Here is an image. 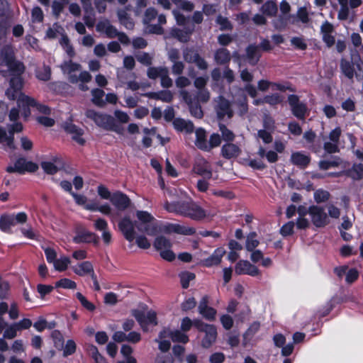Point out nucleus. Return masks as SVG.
<instances>
[{"instance_id": "obj_1", "label": "nucleus", "mask_w": 363, "mask_h": 363, "mask_svg": "<svg viewBox=\"0 0 363 363\" xmlns=\"http://www.w3.org/2000/svg\"><path fill=\"white\" fill-rule=\"evenodd\" d=\"M0 59L8 67L11 77L9 87L6 91V95L9 99H14L15 94L23 88V82L21 75L25 70V67L23 63L14 59L13 48L9 45L1 48Z\"/></svg>"}, {"instance_id": "obj_2", "label": "nucleus", "mask_w": 363, "mask_h": 363, "mask_svg": "<svg viewBox=\"0 0 363 363\" xmlns=\"http://www.w3.org/2000/svg\"><path fill=\"white\" fill-rule=\"evenodd\" d=\"M164 208L168 212L175 213L194 220H201L207 216L206 211L193 201H166Z\"/></svg>"}, {"instance_id": "obj_3", "label": "nucleus", "mask_w": 363, "mask_h": 363, "mask_svg": "<svg viewBox=\"0 0 363 363\" xmlns=\"http://www.w3.org/2000/svg\"><path fill=\"white\" fill-rule=\"evenodd\" d=\"M99 126L106 130L123 134V124L129 121L128 115H87Z\"/></svg>"}, {"instance_id": "obj_4", "label": "nucleus", "mask_w": 363, "mask_h": 363, "mask_svg": "<svg viewBox=\"0 0 363 363\" xmlns=\"http://www.w3.org/2000/svg\"><path fill=\"white\" fill-rule=\"evenodd\" d=\"M18 94L17 104L19 109L17 110L16 108H12L10 113H19V112L28 113L30 111H38L41 113H47L51 111L48 106L38 103L33 98L21 93V90L15 94L14 99L16 98ZM10 99L12 100L11 99Z\"/></svg>"}, {"instance_id": "obj_5", "label": "nucleus", "mask_w": 363, "mask_h": 363, "mask_svg": "<svg viewBox=\"0 0 363 363\" xmlns=\"http://www.w3.org/2000/svg\"><path fill=\"white\" fill-rule=\"evenodd\" d=\"M183 101L186 104L191 113H202L199 102H207L210 99V94L207 89H199L196 96L188 91L182 90L180 92Z\"/></svg>"}, {"instance_id": "obj_6", "label": "nucleus", "mask_w": 363, "mask_h": 363, "mask_svg": "<svg viewBox=\"0 0 363 363\" xmlns=\"http://www.w3.org/2000/svg\"><path fill=\"white\" fill-rule=\"evenodd\" d=\"M81 65L74 62L72 60L65 61L60 65V68L63 73L69 75L68 80L72 84L81 82H89L91 80V75L87 71H82L79 76L73 74V72L79 71L81 69Z\"/></svg>"}, {"instance_id": "obj_7", "label": "nucleus", "mask_w": 363, "mask_h": 363, "mask_svg": "<svg viewBox=\"0 0 363 363\" xmlns=\"http://www.w3.org/2000/svg\"><path fill=\"white\" fill-rule=\"evenodd\" d=\"M61 128L65 132L71 136L73 141L81 146L86 143V140L83 138L84 130L82 124H76L72 117H69L66 121L61 124Z\"/></svg>"}, {"instance_id": "obj_8", "label": "nucleus", "mask_w": 363, "mask_h": 363, "mask_svg": "<svg viewBox=\"0 0 363 363\" xmlns=\"http://www.w3.org/2000/svg\"><path fill=\"white\" fill-rule=\"evenodd\" d=\"M194 326L200 332L205 333V336L201 341V346L203 348H209L216 340V327L213 325L206 324L199 319L194 320Z\"/></svg>"}, {"instance_id": "obj_9", "label": "nucleus", "mask_w": 363, "mask_h": 363, "mask_svg": "<svg viewBox=\"0 0 363 363\" xmlns=\"http://www.w3.org/2000/svg\"><path fill=\"white\" fill-rule=\"evenodd\" d=\"M131 315L135 317L143 330H147V325L152 324L154 325H157V314L153 311L147 312V315L142 311L138 309L131 310Z\"/></svg>"}, {"instance_id": "obj_10", "label": "nucleus", "mask_w": 363, "mask_h": 363, "mask_svg": "<svg viewBox=\"0 0 363 363\" xmlns=\"http://www.w3.org/2000/svg\"><path fill=\"white\" fill-rule=\"evenodd\" d=\"M310 216L313 224L317 228H323L329 223V219L324 208L318 206H310Z\"/></svg>"}, {"instance_id": "obj_11", "label": "nucleus", "mask_w": 363, "mask_h": 363, "mask_svg": "<svg viewBox=\"0 0 363 363\" xmlns=\"http://www.w3.org/2000/svg\"><path fill=\"white\" fill-rule=\"evenodd\" d=\"M38 166L33 162H27L25 158L21 157L18 159L14 166H9L6 171L9 173L18 172L23 174L26 171L29 172H35L38 170Z\"/></svg>"}, {"instance_id": "obj_12", "label": "nucleus", "mask_w": 363, "mask_h": 363, "mask_svg": "<svg viewBox=\"0 0 363 363\" xmlns=\"http://www.w3.org/2000/svg\"><path fill=\"white\" fill-rule=\"evenodd\" d=\"M76 235L73 238L75 243H89L93 242L95 245L99 244V237L94 233L86 230L82 227L76 228Z\"/></svg>"}, {"instance_id": "obj_13", "label": "nucleus", "mask_w": 363, "mask_h": 363, "mask_svg": "<svg viewBox=\"0 0 363 363\" xmlns=\"http://www.w3.org/2000/svg\"><path fill=\"white\" fill-rule=\"evenodd\" d=\"M138 224L134 223L130 218L129 216H125L118 223V228L123 233L125 238L132 242L135 239V227Z\"/></svg>"}, {"instance_id": "obj_14", "label": "nucleus", "mask_w": 363, "mask_h": 363, "mask_svg": "<svg viewBox=\"0 0 363 363\" xmlns=\"http://www.w3.org/2000/svg\"><path fill=\"white\" fill-rule=\"evenodd\" d=\"M110 201L119 211H125L131 205V200L129 197L119 191L112 194V197Z\"/></svg>"}, {"instance_id": "obj_15", "label": "nucleus", "mask_w": 363, "mask_h": 363, "mask_svg": "<svg viewBox=\"0 0 363 363\" xmlns=\"http://www.w3.org/2000/svg\"><path fill=\"white\" fill-rule=\"evenodd\" d=\"M194 172L205 179H210L212 177L211 167L209 162L204 158L198 157L194 165Z\"/></svg>"}, {"instance_id": "obj_16", "label": "nucleus", "mask_w": 363, "mask_h": 363, "mask_svg": "<svg viewBox=\"0 0 363 363\" xmlns=\"http://www.w3.org/2000/svg\"><path fill=\"white\" fill-rule=\"evenodd\" d=\"M235 272L239 275L248 274L250 276H256L259 274V270L249 261L240 260L235 265Z\"/></svg>"}, {"instance_id": "obj_17", "label": "nucleus", "mask_w": 363, "mask_h": 363, "mask_svg": "<svg viewBox=\"0 0 363 363\" xmlns=\"http://www.w3.org/2000/svg\"><path fill=\"white\" fill-rule=\"evenodd\" d=\"M241 152L240 147L233 143H226L220 150L221 156L227 160L235 159L240 156Z\"/></svg>"}, {"instance_id": "obj_18", "label": "nucleus", "mask_w": 363, "mask_h": 363, "mask_svg": "<svg viewBox=\"0 0 363 363\" xmlns=\"http://www.w3.org/2000/svg\"><path fill=\"white\" fill-rule=\"evenodd\" d=\"M288 102L293 113H306L308 111L306 104L301 101L297 95H289Z\"/></svg>"}, {"instance_id": "obj_19", "label": "nucleus", "mask_w": 363, "mask_h": 363, "mask_svg": "<svg viewBox=\"0 0 363 363\" xmlns=\"http://www.w3.org/2000/svg\"><path fill=\"white\" fill-rule=\"evenodd\" d=\"M225 254V250L222 247H219L208 258L201 260V264L207 267L218 265L220 263L221 259Z\"/></svg>"}, {"instance_id": "obj_20", "label": "nucleus", "mask_w": 363, "mask_h": 363, "mask_svg": "<svg viewBox=\"0 0 363 363\" xmlns=\"http://www.w3.org/2000/svg\"><path fill=\"white\" fill-rule=\"evenodd\" d=\"M195 26L194 24L187 25L184 29H173L172 35L177 38L179 41L186 43L189 40V36L194 31Z\"/></svg>"}, {"instance_id": "obj_21", "label": "nucleus", "mask_w": 363, "mask_h": 363, "mask_svg": "<svg viewBox=\"0 0 363 363\" xmlns=\"http://www.w3.org/2000/svg\"><path fill=\"white\" fill-rule=\"evenodd\" d=\"M138 230L141 233H145L150 236H155L160 233V225L156 223L148 222L144 224H138L136 225Z\"/></svg>"}, {"instance_id": "obj_22", "label": "nucleus", "mask_w": 363, "mask_h": 363, "mask_svg": "<svg viewBox=\"0 0 363 363\" xmlns=\"http://www.w3.org/2000/svg\"><path fill=\"white\" fill-rule=\"evenodd\" d=\"M246 55L249 63L255 65L261 57L259 47L255 44L250 45L246 48Z\"/></svg>"}, {"instance_id": "obj_23", "label": "nucleus", "mask_w": 363, "mask_h": 363, "mask_svg": "<svg viewBox=\"0 0 363 363\" xmlns=\"http://www.w3.org/2000/svg\"><path fill=\"white\" fill-rule=\"evenodd\" d=\"M230 52L225 48H220L214 52V60L218 65H226L230 61Z\"/></svg>"}, {"instance_id": "obj_24", "label": "nucleus", "mask_w": 363, "mask_h": 363, "mask_svg": "<svg viewBox=\"0 0 363 363\" xmlns=\"http://www.w3.org/2000/svg\"><path fill=\"white\" fill-rule=\"evenodd\" d=\"M97 29L100 31H104L110 38H116V35H118V31L117 29L111 25L108 21L99 23L97 26Z\"/></svg>"}, {"instance_id": "obj_25", "label": "nucleus", "mask_w": 363, "mask_h": 363, "mask_svg": "<svg viewBox=\"0 0 363 363\" xmlns=\"http://www.w3.org/2000/svg\"><path fill=\"white\" fill-rule=\"evenodd\" d=\"M174 128L180 131L185 130L187 133H191L194 130L193 123L180 118H177L173 121Z\"/></svg>"}, {"instance_id": "obj_26", "label": "nucleus", "mask_w": 363, "mask_h": 363, "mask_svg": "<svg viewBox=\"0 0 363 363\" xmlns=\"http://www.w3.org/2000/svg\"><path fill=\"white\" fill-rule=\"evenodd\" d=\"M72 269L75 274L79 276H84L89 274L94 269L93 266L90 262L86 261L79 264L77 267H73Z\"/></svg>"}, {"instance_id": "obj_27", "label": "nucleus", "mask_w": 363, "mask_h": 363, "mask_svg": "<svg viewBox=\"0 0 363 363\" xmlns=\"http://www.w3.org/2000/svg\"><path fill=\"white\" fill-rule=\"evenodd\" d=\"M215 102L217 113H231L229 111L230 104L227 99L223 96H218Z\"/></svg>"}, {"instance_id": "obj_28", "label": "nucleus", "mask_w": 363, "mask_h": 363, "mask_svg": "<svg viewBox=\"0 0 363 363\" xmlns=\"http://www.w3.org/2000/svg\"><path fill=\"white\" fill-rule=\"evenodd\" d=\"M9 119L13 123L8 125V131L10 136H13L15 133H20L23 130V125L21 123L17 122L19 115H9Z\"/></svg>"}, {"instance_id": "obj_29", "label": "nucleus", "mask_w": 363, "mask_h": 363, "mask_svg": "<svg viewBox=\"0 0 363 363\" xmlns=\"http://www.w3.org/2000/svg\"><path fill=\"white\" fill-rule=\"evenodd\" d=\"M15 224L14 216L2 215L0 217V229L4 232H9L10 227Z\"/></svg>"}, {"instance_id": "obj_30", "label": "nucleus", "mask_w": 363, "mask_h": 363, "mask_svg": "<svg viewBox=\"0 0 363 363\" xmlns=\"http://www.w3.org/2000/svg\"><path fill=\"white\" fill-rule=\"evenodd\" d=\"M153 246L157 251H162L167 248H171L172 243L169 239L160 235L155 238Z\"/></svg>"}, {"instance_id": "obj_31", "label": "nucleus", "mask_w": 363, "mask_h": 363, "mask_svg": "<svg viewBox=\"0 0 363 363\" xmlns=\"http://www.w3.org/2000/svg\"><path fill=\"white\" fill-rule=\"evenodd\" d=\"M291 160L294 164L301 167H306L310 162V158L300 152L292 154Z\"/></svg>"}, {"instance_id": "obj_32", "label": "nucleus", "mask_w": 363, "mask_h": 363, "mask_svg": "<svg viewBox=\"0 0 363 363\" xmlns=\"http://www.w3.org/2000/svg\"><path fill=\"white\" fill-rule=\"evenodd\" d=\"M340 68L342 73L349 79H352L354 74V66L349 61L342 59L340 62Z\"/></svg>"}, {"instance_id": "obj_33", "label": "nucleus", "mask_w": 363, "mask_h": 363, "mask_svg": "<svg viewBox=\"0 0 363 363\" xmlns=\"http://www.w3.org/2000/svg\"><path fill=\"white\" fill-rule=\"evenodd\" d=\"M216 23L219 26V29L221 31L224 30H232L233 28V24L228 20L227 17L223 16L221 15H218L216 17Z\"/></svg>"}, {"instance_id": "obj_34", "label": "nucleus", "mask_w": 363, "mask_h": 363, "mask_svg": "<svg viewBox=\"0 0 363 363\" xmlns=\"http://www.w3.org/2000/svg\"><path fill=\"white\" fill-rule=\"evenodd\" d=\"M118 17L120 23L123 24L125 28L131 29L133 28V22L128 16V13L125 10L121 9L118 11Z\"/></svg>"}, {"instance_id": "obj_35", "label": "nucleus", "mask_w": 363, "mask_h": 363, "mask_svg": "<svg viewBox=\"0 0 363 363\" xmlns=\"http://www.w3.org/2000/svg\"><path fill=\"white\" fill-rule=\"evenodd\" d=\"M92 101L94 104L99 106H103L106 102L104 100L105 95L104 91L100 89H94L91 91Z\"/></svg>"}, {"instance_id": "obj_36", "label": "nucleus", "mask_w": 363, "mask_h": 363, "mask_svg": "<svg viewBox=\"0 0 363 363\" xmlns=\"http://www.w3.org/2000/svg\"><path fill=\"white\" fill-rule=\"evenodd\" d=\"M196 145L199 149L204 150V146L207 143L206 131L202 128H199L196 130Z\"/></svg>"}, {"instance_id": "obj_37", "label": "nucleus", "mask_w": 363, "mask_h": 363, "mask_svg": "<svg viewBox=\"0 0 363 363\" xmlns=\"http://www.w3.org/2000/svg\"><path fill=\"white\" fill-rule=\"evenodd\" d=\"M262 11L267 16H273L277 12V6L275 2L268 1L262 6Z\"/></svg>"}, {"instance_id": "obj_38", "label": "nucleus", "mask_w": 363, "mask_h": 363, "mask_svg": "<svg viewBox=\"0 0 363 363\" xmlns=\"http://www.w3.org/2000/svg\"><path fill=\"white\" fill-rule=\"evenodd\" d=\"M221 143L220 136L217 133H213L211 135L209 142L204 146V151L209 152L213 148L218 147Z\"/></svg>"}, {"instance_id": "obj_39", "label": "nucleus", "mask_w": 363, "mask_h": 363, "mask_svg": "<svg viewBox=\"0 0 363 363\" xmlns=\"http://www.w3.org/2000/svg\"><path fill=\"white\" fill-rule=\"evenodd\" d=\"M256 236L255 232H252L247 236L245 248L247 251H252L259 245V242L255 239Z\"/></svg>"}, {"instance_id": "obj_40", "label": "nucleus", "mask_w": 363, "mask_h": 363, "mask_svg": "<svg viewBox=\"0 0 363 363\" xmlns=\"http://www.w3.org/2000/svg\"><path fill=\"white\" fill-rule=\"evenodd\" d=\"M196 276L190 272H182L179 274L181 284L183 289H187L189 286V281L195 279Z\"/></svg>"}, {"instance_id": "obj_41", "label": "nucleus", "mask_w": 363, "mask_h": 363, "mask_svg": "<svg viewBox=\"0 0 363 363\" xmlns=\"http://www.w3.org/2000/svg\"><path fill=\"white\" fill-rule=\"evenodd\" d=\"M51 337L53 339L54 345L59 350L64 348L65 340L63 335L59 330H54L52 332Z\"/></svg>"}, {"instance_id": "obj_42", "label": "nucleus", "mask_w": 363, "mask_h": 363, "mask_svg": "<svg viewBox=\"0 0 363 363\" xmlns=\"http://www.w3.org/2000/svg\"><path fill=\"white\" fill-rule=\"evenodd\" d=\"M60 45L62 46L65 51L67 52V54L70 57H72L75 55V52L74 50V48L71 45L69 38L67 36L64 35L60 40Z\"/></svg>"}, {"instance_id": "obj_43", "label": "nucleus", "mask_w": 363, "mask_h": 363, "mask_svg": "<svg viewBox=\"0 0 363 363\" xmlns=\"http://www.w3.org/2000/svg\"><path fill=\"white\" fill-rule=\"evenodd\" d=\"M172 2L180 9L190 12L194 9V4L187 0H172Z\"/></svg>"}, {"instance_id": "obj_44", "label": "nucleus", "mask_w": 363, "mask_h": 363, "mask_svg": "<svg viewBox=\"0 0 363 363\" xmlns=\"http://www.w3.org/2000/svg\"><path fill=\"white\" fill-rule=\"evenodd\" d=\"M67 3L63 1H54L52 4V12L56 18H58L61 13L63 11L65 5Z\"/></svg>"}, {"instance_id": "obj_45", "label": "nucleus", "mask_w": 363, "mask_h": 363, "mask_svg": "<svg viewBox=\"0 0 363 363\" xmlns=\"http://www.w3.org/2000/svg\"><path fill=\"white\" fill-rule=\"evenodd\" d=\"M198 55L199 52L192 48H186L183 50V57L188 63H193Z\"/></svg>"}, {"instance_id": "obj_46", "label": "nucleus", "mask_w": 363, "mask_h": 363, "mask_svg": "<svg viewBox=\"0 0 363 363\" xmlns=\"http://www.w3.org/2000/svg\"><path fill=\"white\" fill-rule=\"evenodd\" d=\"M330 196V193L323 189H318L314 193V199L318 203L327 201Z\"/></svg>"}, {"instance_id": "obj_47", "label": "nucleus", "mask_w": 363, "mask_h": 363, "mask_svg": "<svg viewBox=\"0 0 363 363\" xmlns=\"http://www.w3.org/2000/svg\"><path fill=\"white\" fill-rule=\"evenodd\" d=\"M167 69V68H166V67H150L147 69V74L149 78L155 79L158 77H161L162 74L165 73Z\"/></svg>"}, {"instance_id": "obj_48", "label": "nucleus", "mask_w": 363, "mask_h": 363, "mask_svg": "<svg viewBox=\"0 0 363 363\" xmlns=\"http://www.w3.org/2000/svg\"><path fill=\"white\" fill-rule=\"evenodd\" d=\"M170 337L173 342L186 343L189 341L188 336L179 330L172 331Z\"/></svg>"}, {"instance_id": "obj_49", "label": "nucleus", "mask_w": 363, "mask_h": 363, "mask_svg": "<svg viewBox=\"0 0 363 363\" xmlns=\"http://www.w3.org/2000/svg\"><path fill=\"white\" fill-rule=\"evenodd\" d=\"M136 216L140 223L138 224H144L145 223L154 221V217L147 211H138Z\"/></svg>"}, {"instance_id": "obj_50", "label": "nucleus", "mask_w": 363, "mask_h": 363, "mask_svg": "<svg viewBox=\"0 0 363 363\" xmlns=\"http://www.w3.org/2000/svg\"><path fill=\"white\" fill-rule=\"evenodd\" d=\"M18 330V328H17V325H16L15 323H13L6 328L3 335V337L10 340L13 339L16 337Z\"/></svg>"}, {"instance_id": "obj_51", "label": "nucleus", "mask_w": 363, "mask_h": 363, "mask_svg": "<svg viewBox=\"0 0 363 363\" xmlns=\"http://www.w3.org/2000/svg\"><path fill=\"white\" fill-rule=\"evenodd\" d=\"M220 130L222 133L223 139L228 143H231L235 139V135L234 133L228 130L226 126L223 124L219 125Z\"/></svg>"}, {"instance_id": "obj_52", "label": "nucleus", "mask_w": 363, "mask_h": 363, "mask_svg": "<svg viewBox=\"0 0 363 363\" xmlns=\"http://www.w3.org/2000/svg\"><path fill=\"white\" fill-rule=\"evenodd\" d=\"M69 263V259L67 257H65L59 259H56L54 262V267L56 270L62 272L65 271L67 268V266Z\"/></svg>"}, {"instance_id": "obj_53", "label": "nucleus", "mask_w": 363, "mask_h": 363, "mask_svg": "<svg viewBox=\"0 0 363 363\" xmlns=\"http://www.w3.org/2000/svg\"><path fill=\"white\" fill-rule=\"evenodd\" d=\"M41 167L43 169L45 172L48 174H54L57 173L59 170L57 164H55L53 162H42L40 164Z\"/></svg>"}, {"instance_id": "obj_54", "label": "nucleus", "mask_w": 363, "mask_h": 363, "mask_svg": "<svg viewBox=\"0 0 363 363\" xmlns=\"http://www.w3.org/2000/svg\"><path fill=\"white\" fill-rule=\"evenodd\" d=\"M157 16V11L154 8H148L145 13L143 23L149 24Z\"/></svg>"}, {"instance_id": "obj_55", "label": "nucleus", "mask_w": 363, "mask_h": 363, "mask_svg": "<svg viewBox=\"0 0 363 363\" xmlns=\"http://www.w3.org/2000/svg\"><path fill=\"white\" fill-rule=\"evenodd\" d=\"M174 233L181 235H191L195 234L196 230L194 228H188L179 224H175Z\"/></svg>"}, {"instance_id": "obj_56", "label": "nucleus", "mask_w": 363, "mask_h": 363, "mask_svg": "<svg viewBox=\"0 0 363 363\" xmlns=\"http://www.w3.org/2000/svg\"><path fill=\"white\" fill-rule=\"evenodd\" d=\"M76 296L86 309L89 311H94L95 310V306L89 301L80 292H77Z\"/></svg>"}, {"instance_id": "obj_57", "label": "nucleus", "mask_w": 363, "mask_h": 363, "mask_svg": "<svg viewBox=\"0 0 363 363\" xmlns=\"http://www.w3.org/2000/svg\"><path fill=\"white\" fill-rule=\"evenodd\" d=\"M89 352L96 363H105L104 357L100 354L96 346L91 345L89 348Z\"/></svg>"}, {"instance_id": "obj_58", "label": "nucleus", "mask_w": 363, "mask_h": 363, "mask_svg": "<svg viewBox=\"0 0 363 363\" xmlns=\"http://www.w3.org/2000/svg\"><path fill=\"white\" fill-rule=\"evenodd\" d=\"M56 287H62L64 289H75L77 287V284L74 281L65 278L62 279L55 284Z\"/></svg>"}, {"instance_id": "obj_59", "label": "nucleus", "mask_w": 363, "mask_h": 363, "mask_svg": "<svg viewBox=\"0 0 363 363\" xmlns=\"http://www.w3.org/2000/svg\"><path fill=\"white\" fill-rule=\"evenodd\" d=\"M63 355L65 357L72 354L76 351V344L72 340H67L66 345H64Z\"/></svg>"}, {"instance_id": "obj_60", "label": "nucleus", "mask_w": 363, "mask_h": 363, "mask_svg": "<svg viewBox=\"0 0 363 363\" xmlns=\"http://www.w3.org/2000/svg\"><path fill=\"white\" fill-rule=\"evenodd\" d=\"M136 58L141 64L149 66L152 64L153 57L147 52H142L138 55Z\"/></svg>"}, {"instance_id": "obj_61", "label": "nucleus", "mask_w": 363, "mask_h": 363, "mask_svg": "<svg viewBox=\"0 0 363 363\" xmlns=\"http://www.w3.org/2000/svg\"><path fill=\"white\" fill-rule=\"evenodd\" d=\"M36 121L41 125L45 127H52L54 125L55 121L53 118H51L46 115H40L36 118Z\"/></svg>"}, {"instance_id": "obj_62", "label": "nucleus", "mask_w": 363, "mask_h": 363, "mask_svg": "<svg viewBox=\"0 0 363 363\" xmlns=\"http://www.w3.org/2000/svg\"><path fill=\"white\" fill-rule=\"evenodd\" d=\"M135 238V242L140 248L146 250L150 247L151 244L145 235H139Z\"/></svg>"}, {"instance_id": "obj_63", "label": "nucleus", "mask_w": 363, "mask_h": 363, "mask_svg": "<svg viewBox=\"0 0 363 363\" xmlns=\"http://www.w3.org/2000/svg\"><path fill=\"white\" fill-rule=\"evenodd\" d=\"M271 131L267 130H259L257 133V135L260 138L263 142L266 144H269L272 142L273 138L271 134Z\"/></svg>"}, {"instance_id": "obj_64", "label": "nucleus", "mask_w": 363, "mask_h": 363, "mask_svg": "<svg viewBox=\"0 0 363 363\" xmlns=\"http://www.w3.org/2000/svg\"><path fill=\"white\" fill-rule=\"evenodd\" d=\"M264 130L273 132L275 128L274 120L269 115H265L263 119Z\"/></svg>"}]
</instances>
